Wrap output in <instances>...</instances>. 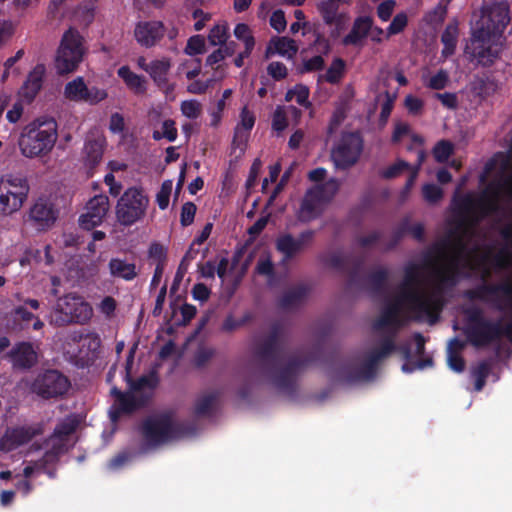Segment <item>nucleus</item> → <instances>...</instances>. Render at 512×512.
<instances>
[{
    "instance_id": "obj_1",
    "label": "nucleus",
    "mask_w": 512,
    "mask_h": 512,
    "mask_svg": "<svg viewBox=\"0 0 512 512\" xmlns=\"http://www.w3.org/2000/svg\"><path fill=\"white\" fill-rule=\"evenodd\" d=\"M502 196L512 199V174L502 173L477 196L472 192L456 193L452 204L454 217L458 218V229H474L487 217L499 213Z\"/></svg>"
},
{
    "instance_id": "obj_2",
    "label": "nucleus",
    "mask_w": 512,
    "mask_h": 512,
    "mask_svg": "<svg viewBox=\"0 0 512 512\" xmlns=\"http://www.w3.org/2000/svg\"><path fill=\"white\" fill-rule=\"evenodd\" d=\"M283 332L281 323L271 325L269 333L256 344L254 356L260 366L271 376V382L278 390L293 395L296 392L298 375L312 361L311 358L293 356L279 367L281 358L280 338Z\"/></svg>"
},
{
    "instance_id": "obj_3",
    "label": "nucleus",
    "mask_w": 512,
    "mask_h": 512,
    "mask_svg": "<svg viewBox=\"0 0 512 512\" xmlns=\"http://www.w3.org/2000/svg\"><path fill=\"white\" fill-rule=\"evenodd\" d=\"M473 228L458 229V218L454 217L453 227L448 231L447 237L441 243H435L431 250L440 258L445 260V264L437 268L435 275L437 283L434 291L442 301L441 293L445 288L456 286L464 274V268H472L467 258V238L472 235Z\"/></svg>"
},
{
    "instance_id": "obj_4",
    "label": "nucleus",
    "mask_w": 512,
    "mask_h": 512,
    "mask_svg": "<svg viewBox=\"0 0 512 512\" xmlns=\"http://www.w3.org/2000/svg\"><path fill=\"white\" fill-rule=\"evenodd\" d=\"M420 283V266L413 262L408 263L404 268V279L400 285V295L409 304L410 310L417 317H427L430 323H434L443 309L444 302L435 294L420 291Z\"/></svg>"
},
{
    "instance_id": "obj_5",
    "label": "nucleus",
    "mask_w": 512,
    "mask_h": 512,
    "mask_svg": "<svg viewBox=\"0 0 512 512\" xmlns=\"http://www.w3.org/2000/svg\"><path fill=\"white\" fill-rule=\"evenodd\" d=\"M140 432L145 444L155 448L190 434L192 427L185 421L174 420L173 412L165 411L146 417L141 423Z\"/></svg>"
},
{
    "instance_id": "obj_6",
    "label": "nucleus",
    "mask_w": 512,
    "mask_h": 512,
    "mask_svg": "<svg viewBox=\"0 0 512 512\" xmlns=\"http://www.w3.org/2000/svg\"><path fill=\"white\" fill-rule=\"evenodd\" d=\"M57 128V122L53 118L36 119L26 125L18 141L22 155L27 158L48 155L57 141Z\"/></svg>"
},
{
    "instance_id": "obj_7",
    "label": "nucleus",
    "mask_w": 512,
    "mask_h": 512,
    "mask_svg": "<svg viewBox=\"0 0 512 512\" xmlns=\"http://www.w3.org/2000/svg\"><path fill=\"white\" fill-rule=\"evenodd\" d=\"M490 277V270L485 268L482 280ZM464 297L470 301H480L494 310L512 317V284L508 281L497 283L483 282L464 292Z\"/></svg>"
},
{
    "instance_id": "obj_8",
    "label": "nucleus",
    "mask_w": 512,
    "mask_h": 512,
    "mask_svg": "<svg viewBox=\"0 0 512 512\" xmlns=\"http://www.w3.org/2000/svg\"><path fill=\"white\" fill-rule=\"evenodd\" d=\"M93 315L91 305L80 295L68 293L59 297L54 308L51 322L64 327L70 324H85Z\"/></svg>"
},
{
    "instance_id": "obj_9",
    "label": "nucleus",
    "mask_w": 512,
    "mask_h": 512,
    "mask_svg": "<svg viewBox=\"0 0 512 512\" xmlns=\"http://www.w3.org/2000/svg\"><path fill=\"white\" fill-rule=\"evenodd\" d=\"M339 186L338 180L331 178L323 184L309 188L301 201L297 219L302 223L317 219L322 213V205L332 200Z\"/></svg>"
},
{
    "instance_id": "obj_10",
    "label": "nucleus",
    "mask_w": 512,
    "mask_h": 512,
    "mask_svg": "<svg viewBox=\"0 0 512 512\" xmlns=\"http://www.w3.org/2000/svg\"><path fill=\"white\" fill-rule=\"evenodd\" d=\"M84 39L75 28H69L62 36L55 59V67L60 75L74 72L83 60Z\"/></svg>"
},
{
    "instance_id": "obj_11",
    "label": "nucleus",
    "mask_w": 512,
    "mask_h": 512,
    "mask_svg": "<svg viewBox=\"0 0 512 512\" xmlns=\"http://www.w3.org/2000/svg\"><path fill=\"white\" fill-rule=\"evenodd\" d=\"M29 191L26 177L13 174L0 177V215L8 216L19 211Z\"/></svg>"
},
{
    "instance_id": "obj_12",
    "label": "nucleus",
    "mask_w": 512,
    "mask_h": 512,
    "mask_svg": "<svg viewBox=\"0 0 512 512\" xmlns=\"http://www.w3.org/2000/svg\"><path fill=\"white\" fill-rule=\"evenodd\" d=\"M149 199L141 188H128L120 197L116 207L118 221L124 226H131L142 219L148 207Z\"/></svg>"
},
{
    "instance_id": "obj_13",
    "label": "nucleus",
    "mask_w": 512,
    "mask_h": 512,
    "mask_svg": "<svg viewBox=\"0 0 512 512\" xmlns=\"http://www.w3.org/2000/svg\"><path fill=\"white\" fill-rule=\"evenodd\" d=\"M364 140L359 131L344 132L332 149L331 157L336 167L347 169L355 165L363 151Z\"/></svg>"
},
{
    "instance_id": "obj_14",
    "label": "nucleus",
    "mask_w": 512,
    "mask_h": 512,
    "mask_svg": "<svg viewBox=\"0 0 512 512\" xmlns=\"http://www.w3.org/2000/svg\"><path fill=\"white\" fill-rule=\"evenodd\" d=\"M69 388V379L54 369L39 373L30 387L34 394L46 400L63 396Z\"/></svg>"
},
{
    "instance_id": "obj_15",
    "label": "nucleus",
    "mask_w": 512,
    "mask_h": 512,
    "mask_svg": "<svg viewBox=\"0 0 512 512\" xmlns=\"http://www.w3.org/2000/svg\"><path fill=\"white\" fill-rule=\"evenodd\" d=\"M493 35L484 29L477 28L473 31L469 43H467L465 52L470 55L472 60L478 64L488 67L492 65L498 57L496 50L492 48Z\"/></svg>"
},
{
    "instance_id": "obj_16",
    "label": "nucleus",
    "mask_w": 512,
    "mask_h": 512,
    "mask_svg": "<svg viewBox=\"0 0 512 512\" xmlns=\"http://www.w3.org/2000/svg\"><path fill=\"white\" fill-rule=\"evenodd\" d=\"M43 432L44 424L42 422L8 428L0 438V450L6 453L11 452L27 444L36 436L42 435Z\"/></svg>"
},
{
    "instance_id": "obj_17",
    "label": "nucleus",
    "mask_w": 512,
    "mask_h": 512,
    "mask_svg": "<svg viewBox=\"0 0 512 512\" xmlns=\"http://www.w3.org/2000/svg\"><path fill=\"white\" fill-rule=\"evenodd\" d=\"M469 326L465 334L468 341L477 348L484 347L489 329L493 328V321L485 318L480 308L474 307L466 311Z\"/></svg>"
},
{
    "instance_id": "obj_18",
    "label": "nucleus",
    "mask_w": 512,
    "mask_h": 512,
    "mask_svg": "<svg viewBox=\"0 0 512 512\" xmlns=\"http://www.w3.org/2000/svg\"><path fill=\"white\" fill-rule=\"evenodd\" d=\"M404 302L407 303L401 295L393 301L387 302L381 310L380 316L373 322V330L381 332L385 329H389V333H395V335H397L398 330L403 325L400 315Z\"/></svg>"
},
{
    "instance_id": "obj_19",
    "label": "nucleus",
    "mask_w": 512,
    "mask_h": 512,
    "mask_svg": "<svg viewBox=\"0 0 512 512\" xmlns=\"http://www.w3.org/2000/svg\"><path fill=\"white\" fill-rule=\"evenodd\" d=\"M109 211V198L100 194L91 198L86 204V212L79 217L82 229L91 230L102 224Z\"/></svg>"
},
{
    "instance_id": "obj_20",
    "label": "nucleus",
    "mask_w": 512,
    "mask_h": 512,
    "mask_svg": "<svg viewBox=\"0 0 512 512\" xmlns=\"http://www.w3.org/2000/svg\"><path fill=\"white\" fill-rule=\"evenodd\" d=\"M510 22L509 9L503 3L494 4L483 16L479 28L486 30L494 37H499Z\"/></svg>"
},
{
    "instance_id": "obj_21",
    "label": "nucleus",
    "mask_w": 512,
    "mask_h": 512,
    "mask_svg": "<svg viewBox=\"0 0 512 512\" xmlns=\"http://www.w3.org/2000/svg\"><path fill=\"white\" fill-rule=\"evenodd\" d=\"M315 231L308 229L302 231L297 238L291 234H284L277 238L276 249L282 253L285 259H292L296 254L313 241Z\"/></svg>"
},
{
    "instance_id": "obj_22",
    "label": "nucleus",
    "mask_w": 512,
    "mask_h": 512,
    "mask_svg": "<svg viewBox=\"0 0 512 512\" xmlns=\"http://www.w3.org/2000/svg\"><path fill=\"white\" fill-rule=\"evenodd\" d=\"M7 357L13 368L23 371L30 370L38 362V354L32 343L25 341L16 343L8 352Z\"/></svg>"
},
{
    "instance_id": "obj_23",
    "label": "nucleus",
    "mask_w": 512,
    "mask_h": 512,
    "mask_svg": "<svg viewBox=\"0 0 512 512\" xmlns=\"http://www.w3.org/2000/svg\"><path fill=\"white\" fill-rule=\"evenodd\" d=\"M166 26L161 21L139 22L134 30L137 42L146 48L153 47L165 36Z\"/></svg>"
},
{
    "instance_id": "obj_24",
    "label": "nucleus",
    "mask_w": 512,
    "mask_h": 512,
    "mask_svg": "<svg viewBox=\"0 0 512 512\" xmlns=\"http://www.w3.org/2000/svg\"><path fill=\"white\" fill-rule=\"evenodd\" d=\"M171 67L172 62L168 57L154 59L149 62L148 66L149 76L153 80L154 84L166 95L171 94L175 89V85L168 79Z\"/></svg>"
},
{
    "instance_id": "obj_25",
    "label": "nucleus",
    "mask_w": 512,
    "mask_h": 512,
    "mask_svg": "<svg viewBox=\"0 0 512 512\" xmlns=\"http://www.w3.org/2000/svg\"><path fill=\"white\" fill-rule=\"evenodd\" d=\"M29 217L38 228L45 229L55 223L58 211L51 202L40 198L30 208Z\"/></svg>"
},
{
    "instance_id": "obj_26",
    "label": "nucleus",
    "mask_w": 512,
    "mask_h": 512,
    "mask_svg": "<svg viewBox=\"0 0 512 512\" xmlns=\"http://www.w3.org/2000/svg\"><path fill=\"white\" fill-rule=\"evenodd\" d=\"M374 21L370 16H359L355 18L350 32L342 39L344 46H362L363 40L367 38L373 28Z\"/></svg>"
},
{
    "instance_id": "obj_27",
    "label": "nucleus",
    "mask_w": 512,
    "mask_h": 512,
    "mask_svg": "<svg viewBox=\"0 0 512 512\" xmlns=\"http://www.w3.org/2000/svg\"><path fill=\"white\" fill-rule=\"evenodd\" d=\"M46 68L44 64H37L28 74L21 86L20 95L31 103L42 89Z\"/></svg>"
},
{
    "instance_id": "obj_28",
    "label": "nucleus",
    "mask_w": 512,
    "mask_h": 512,
    "mask_svg": "<svg viewBox=\"0 0 512 512\" xmlns=\"http://www.w3.org/2000/svg\"><path fill=\"white\" fill-rule=\"evenodd\" d=\"M112 392L117 396L116 404H114L109 411V416L112 422H117L122 415L131 414L140 407L133 394L123 393L118 391L116 388H114Z\"/></svg>"
},
{
    "instance_id": "obj_29",
    "label": "nucleus",
    "mask_w": 512,
    "mask_h": 512,
    "mask_svg": "<svg viewBox=\"0 0 512 512\" xmlns=\"http://www.w3.org/2000/svg\"><path fill=\"white\" fill-rule=\"evenodd\" d=\"M310 293L306 284H298L283 293L278 300V307L282 310H292L300 307Z\"/></svg>"
},
{
    "instance_id": "obj_30",
    "label": "nucleus",
    "mask_w": 512,
    "mask_h": 512,
    "mask_svg": "<svg viewBox=\"0 0 512 512\" xmlns=\"http://www.w3.org/2000/svg\"><path fill=\"white\" fill-rule=\"evenodd\" d=\"M105 139L103 137H89L84 145L85 165L89 169L95 168L100 164L103 157Z\"/></svg>"
},
{
    "instance_id": "obj_31",
    "label": "nucleus",
    "mask_w": 512,
    "mask_h": 512,
    "mask_svg": "<svg viewBox=\"0 0 512 512\" xmlns=\"http://www.w3.org/2000/svg\"><path fill=\"white\" fill-rule=\"evenodd\" d=\"M298 52V46L295 40L288 37H273L265 51V57L269 58L272 54H279L286 56L289 59L293 58Z\"/></svg>"
},
{
    "instance_id": "obj_32",
    "label": "nucleus",
    "mask_w": 512,
    "mask_h": 512,
    "mask_svg": "<svg viewBox=\"0 0 512 512\" xmlns=\"http://www.w3.org/2000/svg\"><path fill=\"white\" fill-rule=\"evenodd\" d=\"M378 363L379 362L370 353H368L365 361L360 367L351 369L347 372V381L352 383L374 378Z\"/></svg>"
},
{
    "instance_id": "obj_33",
    "label": "nucleus",
    "mask_w": 512,
    "mask_h": 512,
    "mask_svg": "<svg viewBox=\"0 0 512 512\" xmlns=\"http://www.w3.org/2000/svg\"><path fill=\"white\" fill-rule=\"evenodd\" d=\"M117 75L135 94H144L146 92L145 78L134 73L129 66H121L117 71Z\"/></svg>"
},
{
    "instance_id": "obj_34",
    "label": "nucleus",
    "mask_w": 512,
    "mask_h": 512,
    "mask_svg": "<svg viewBox=\"0 0 512 512\" xmlns=\"http://www.w3.org/2000/svg\"><path fill=\"white\" fill-rule=\"evenodd\" d=\"M458 35V24L456 22L449 23L441 34V43L443 44L442 57L448 58L455 53Z\"/></svg>"
},
{
    "instance_id": "obj_35",
    "label": "nucleus",
    "mask_w": 512,
    "mask_h": 512,
    "mask_svg": "<svg viewBox=\"0 0 512 512\" xmlns=\"http://www.w3.org/2000/svg\"><path fill=\"white\" fill-rule=\"evenodd\" d=\"M389 273L385 268H378L366 278L367 287L373 295H384L387 291Z\"/></svg>"
},
{
    "instance_id": "obj_36",
    "label": "nucleus",
    "mask_w": 512,
    "mask_h": 512,
    "mask_svg": "<svg viewBox=\"0 0 512 512\" xmlns=\"http://www.w3.org/2000/svg\"><path fill=\"white\" fill-rule=\"evenodd\" d=\"M108 267L113 277L131 281L137 276L136 265L134 263H127L119 258H112L109 261Z\"/></svg>"
},
{
    "instance_id": "obj_37",
    "label": "nucleus",
    "mask_w": 512,
    "mask_h": 512,
    "mask_svg": "<svg viewBox=\"0 0 512 512\" xmlns=\"http://www.w3.org/2000/svg\"><path fill=\"white\" fill-rule=\"evenodd\" d=\"M494 327L489 329L484 347L499 341L502 337H507L512 340V320L502 324L501 321H493Z\"/></svg>"
},
{
    "instance_id": "obj_38",
    "label": "nucleus",
    "mask_w": 512,
    "mask_h": 512,
    "mask_svg": "<svg viewBox=\"0 0 512 512\" xmlns=\"http://www.w3.org/2000/svg\"><path fill=\"white\" fill-rule=\"evenodd\" d=\"M395 333H388L384 336L379 343V346L372 349L369 353L378 361L387 358L393 352H396L397 345L395 343Z\"/></svg>"
},
{
    "instance_id": "obj_39",
    "label": "nucleus",
    "mask_w": 512,
    "mask_h": 512,
    "mask_svg": "<svg viewBox=\"0 0 512 512\" xmlns=\"http://www.w3.org/2000/svg\"><path fill=\"white\" fill-rule=\"evenodd\" d=\"M491 371L492 364L489 360L480 361L477 365L471 368V377L474 380L475 391L479 392L484 388Z\"/></svg>"
},
{
    "instance_id": "obj_40",
    "label": "nucleus",
    "mask_w": 512,
    "mask_h": 512,
    "mask_svg": "<svg viewBox=\"0 0 512 512\" xmlns=\"http://www.w3.org/2000/svg\"><path fill=\"white\" fill-rule=\"evenodd\" d=\"M220 393L214 391L199 397L194 405V414L196 417L209 416L212 413L213 407L217 402Z\"/></svg>"
},
{
    "instance_id": "obj_41",
    "label": "nucleus",
    "mask_w": 512,
    "mask_h": 512,
    "mask_svg": "<svg viewBox=\"0 0 512 512\" xmlns=\"http://www.w3.org/2000/svg\"><path fill=\"white\" fill-rule=\"evenodd\" d=\"M86 92H88V86L82 77L68 82L64 89L65 97L71 101H85Z\"/></svg>"
},
{
    "instance_id": "obj_42",
    "label": "nucleus",
    "mask_w": 512,
    "mask_h": 512,
    "mask_svg": "<svg viewBox=\"0 0 512 512\" xmlns=\"http://www.w3.org/2000/svg\"><path fill=\"white\" fill-rule=\"evenodd\" d=\"M78 425L79 421L75 417L66 418L56 425L52 435L49 437V440L57 438L60 441H64L66 437L76 431Z\"/></svg>"
},
{
    "instance_id": "obj_43",
    "label": "nucleus",
    "mask_w": 512,
    "mask_h": 512,
    "mask_svg": "<svg viewBox=\"0 0 512 512\" xmlns=\"http://www.w3.org/2000/svg\"><path fill=\"white\" fill-rule=\"evenodd\" d=\"M346 63L342 58H335L328 67L324 76L325 81L330 84H337L345 73Z\"/></svg>"
},
{
    "instance_id": "obj_44",
    "label": "nucleus",
    "mask_w": 512,
    "mask_h": 512,
    "mask_svg": "<svg viewBox=\"0 0 512 512\" xmlns=\"http://www.w3.org/2000/svg\"><path fill=\"white\" fill-rule=\"evenodd\" d=\"M339 4L322 1L318 5V10L327 25L339 24L340 17L338 15Z\"/></svg>"
},
{
    "instance_id": "obj_45",
    "label": "nucleus",
    "mask_w": 512,
    "mask_h": 512,
    "mask_svg": "<svg viewBox=\"0 0 512 512\" xmlns=\"http://www.w3.org/2000/svg\"><path fill=\"white\" fill-rule=\"evenodd\" d=\"M128 380L131 389L136 392L142 391L146 388L153 390L158 386L159 383V378L155 371H152L148 375H143L135 381H132L130 378Z\"/></svg>"
},
{
    "instance_id": "obj_46",
    "label": "nucleus",
    "mask_w": 512,
    "mask_h": 512,
    "mask_svg": "<svg viewBox=\"0 0 512 512\" xmlns=\"http://www.w3.org/2000/svg\"><path fill=\"white\" fill-rule=\"evenodd\" d=\"M454 153V144L449 140H440L433 147L432 154L436 162L445 163Z\"/></svg>"
},
{
    "instance_id": "obj_47",
    "label": "nucleus",
    "mask_w": 512,
    "mask_h": 512,
    "mask_svg": "<svg viewBox=\"0 0 512 512\" xmlns=\"http://www.w3.org/2000/svg\"><path fill=\"white\" fill-rule=\"evenodd\" d=\"M408 24L407 14L404 12L397 13L386 28V38L401 33Z\"/></svg>"
},
{
    "instance_id": "obj_48",
    "label": "nucleus",
    "mask_w": 512,
    "mask_h": 512,
    "mask_svg": "<svg viewBox=\"0 0 512 512\" xmlns=\"http://www.w3.org/2000/svg\"><path fill=\"white\" fill-rule=\"evenodd\" d=\"M205 52V39L202 35L191 36L186 44L184 53L189 56H196Z\"/></svg>"
},
{
    "instance_id": "obj_49",
    "label": "nucleus",
    "mask_w": 512,
    "mask_h": 512,
    "mask_svg": "<svg viewBox=\"0 0 512 512\" xmlns=\"http://www.w3.org/2000/svg\"><path fill=\"white\" fill-rule=\"evenodd\" d=\"M364 265L363 258H353L352 267L348 271V285L350 287L360 286L362 282L361 271Z\"/></svg>"
},
{
    "instance_id": "obj_50",
    "label": "nucleus",
    "mask_w": 512,
    "mask_h": 512,
    "mask_svg": "<svg viewBox=\"0 0 512 512\" xmlns=\"http://www.w3.org/2000/svg\"><path fill=\"white\" fill-rule=\"evenodd\" d=\"M410 169V164L404 160H397L394 164L388 166L380 172L384 179H393L401 175L404 171Z\"/></svg>"
},
{
    "instance_id": "obj_51",
    "label": "nucleus",
    "mask_w": 512,
    "mask_h": 512,
    "mask_svg": "<svg viewBox=\"0 0 512 512\" xmlns=\"http://www.w3.org/2000/svg\"><path fill=\"white\" fill-rule=\"evenodd\" d=\"M314 41L311 47L320 55H328L332 49L331 43L324 33L314 30Z\"/></svg>"
},
{
    "instance_id": "obj_52",
    "label": "nucleus",
    "mask_w": 512,
    "mask_h": 512,
    "mask_svg": "<svg viewBox=\"0 0 512 512\" xmlns=\"http://www.w3.org/2000/svg\"><path fill=\"white\" fill-rule=\"evenodd\" d=\"M182 114L189 119H197L201 115L202 106L197 100H185L180 105Z\"/></svg>"
},
{
    "instance_id": "obj_53",
    "label": "nucleus",
    "mask_w": 512,
    "mask_h": 512,
    "mask_svg": "<svg viewBox=\"0 0 512 512\" xmlns=\"http://www.w3.org/2000/svg\"><path fill=\"white\" fill-rule=\"evenodd\" d=\"M148 256L150 259L156 262V265L166 266L167 263V251L165 247L159 242H153L148 250Z\"/></svg>"
},
{
    "instance_id": "obj_54",
    "label": "nucleus",
    "mask_w": 512,
    "mask_h": 512,
    "mask_svg": "<svg viewBox=\"0 0 512 512\" xmlns=\"http://www.w3.org/2000/svg\"><path fill=\"white\" fill-rule=\"evenodd\" d=\"M324 263L331 268L344 272L350 263V257H344L338 253H331L325 257Z\"/></svg>"
},
{
    "instance_id": "obj_55",
    "label": "nucleus",
    "mask_w": 512,
    "mask_h": 512,
    "mask_svg": "<svg viewBox=\"0 0 512 512\" xmlns=\"http://www.w3.org/2000/svg\"><path fill=\"white\" fill-rule=\"evenodd\" d=\"M228 38L227 27L225 25H215L208 34V41L211 45H223Z\"/></svg>"
},
{
    "instance_id": "obj_56",
    "label": "nucleus",
    "mask_w": 512,
    "mask_h": 512,
    "mask_svg": "<svg viewBox=\"0 0 512 512\" xmlns=\"http://www.w3.org/2000/svg\"><path fill=\"white\" fill-rule=\"evenodd\" d=\"M96 11V0H86L79 7L81 20L89 25L93 22Z\"/></svg>"
},
{
    "instance_id": "obj_57",
    "label": "nucleus",
    "mask_w": 512,
    "mask_h": 512,
    "mask_svg": "<svg viewBox=\"0 0 512 512\" xmlns=\"http://www.w3.org/2000/svg\"><path fill=\"white\" fill-rule=\"evenodd\" d=\"M447 15V3L440 1L438 5L426 14V21L429 24L442 23Z\"/></svg>"
},
{
    "instance_id": "obj_58",
    "label": "nucleus",
    "mask_w": 512,
    "mask_h": 512,
    "mask_svg": "<svg viewBox=\"0 0 512 512\" xmlns=\"http://www.w3.org/2000/svg\"><path fill=\"white\" fill-rule=\"evenodd\" d=\"M172 191V181L166 180L162 183L159 192L156 195V202L161 210H165L169 205V199Z\"/></svg>"
},
{
    "instance_id": "obj_59",
    "label": "nucleus",
    "mask_w": 512,
    "mask_h": 512,
    "mask_svg": "<svg viewBox=\"0 0 512 512\" xmlns=\"http://www.w3.org/2000/svg\"><path fill=\"white\" fill-rule=\"evenodd\" d=\"M249 136H250V133L243 130V128L235 127L234 136H233V140H232V149L233 150L239 149L240 154H243L246 149V145H247Z\"/></svg>"
},
{
    "instance_id": "obj_60",
    "label": "nucleus",
    "mask_w": 512,
    "mask_h": 512,
    "mask_svg": "<svg viewBox=\"0 0 512 512\" xmlns=\"http://www.w3.org/2000/svg\"><path fill=\"white\" fill-rule=\"evenodd\" d=\"M288 127V119L285 110L281 106H277L272 115V129L282 132Z\"/></svg>"
},
{
    "instance_id": "obj_61",
    "label": "nucleus",
    "mask_w": 512,
    "mask_h": 512,
    "mask_svg": "<svg viewBox=\"0 0 512 512\" xmlns=\"http://www.w3.org/2000/svg\"><path fill=\"white\" fill-rule=\"evenodd\" d=\"M424 199L429 203H437L443 197L442 189L433 183L425 184L422 188Z\"/></svg>"
},
{
    "instance_id": "obj_62",
    "label": "nucleus",
    "mask_w": 512,
    "mask_h": 512,
    "mask_svg": "<svg viewBox=\"0 0 512 512\" xmlns=\"http://www.w3.org/2000/svg\"><path fill=\"white\" fill-rule=\"evenodd\" d=\"M448 82V72L444 69H440L434 76L429 79L427 87L433 90H442L447 86Z\"/></svg>"
},
{
    "instance_id": "obj_63",
    "label": "nucleus",
    "mask_w": 512,
    "mask_h": 512,
    "mask_svg": "<svg viewBox=\"0 0 512 512\" xmlns=\"http://www.w3.org/2000/svg\"><path fill=\"white\" fill-rule=\"evenodd\" d=\"M197 207L193 202H186L182 205L180 223L183 227L191 225L194 221Z\"/></svg>"
},
{
    "instance_id": "obj_64",
    "label": "nucleus",
    "mask_w": 512,
    "mask_h": 512,
    "mask_svg": "<svg viewBox=\"0 0 512 512\" xmlns=\"http://www.w3.org/2000/svg\"><path fill=\"white\" fill-rule=\"evenodd\" d=\"M267 73L275 81H281L287 77L288 69L284 63L279 61H273L268 64Z\"/></svg>"
}]
</instances>
